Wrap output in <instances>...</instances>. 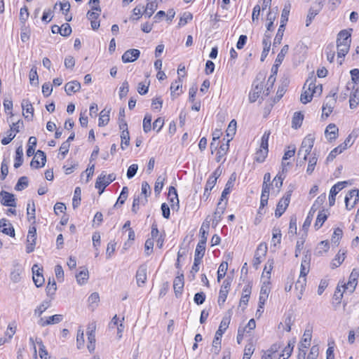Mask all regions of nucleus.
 I'll return each mask as SVG.
<instances>
[{
  "label": "nucleus",
  "instance_id": "c85d7f7f",
  "mask_svg": "<svg viewBox=\"0 0 359 359\" xmlns=\"http://www.w3.org/2000/svg\"><path fill=\"white\" fill-rule=\"evenodd\" d=\"M304 119V115L301 111H297L294 114L292 121V127L297 129L300 128Z\"/></svg>",
  "mask_w": 359,
  "mask_h": 359
},
{
  "label": "nucleus",
  "instance_id": "f3484780",
  "mask_svg": "<svg viewBox=\"0 0 359 359\" xmlns=\"http://www.w3.org/2000/svg\"><path fill=\"white\" fill-rule=\"evenodd\" d=\"M184 274L178 273V276L175 277L173 281V289L177 298L181 296L184 288Z\"/></svg>",
  "mask_w": 359,
  "mask_h": 359
},
{
  "label": "nucleus",
  "instance_id": "4c0bfd02",
  "mask_svg": "<svg viewBox=\"0 0 359 359\" xmlns=\"http://www.w3.org/2000/svg\"><path fill=\"white\" fill-rule=\"evenodd\" d=\"M323 4L321 2H318L316 6L311 7L308 13L307 17L313 20L314 18L320 13V11L323 8Z\"/></svg>",
  "mask_w": 359,
  "mask_h": 359
},
{
  "label": "nucleus",
  "instance_id": "bb28decb",
  "mask_svg": "<svg viewBox=\"0 0 359 359\" xmlns=\"http://www.w3.org/2000/svg\"><path fill=\"white\" fill-rule=\"evenodd\" d=\"M269 292L270 289L267 285H263L262 286L259 297V305L260 308H262L267 300Z\"/></svg>",
  "mask_w": 359,
  "mask_h": 359
},
{
  "label": "nucleus",
  "instance_id": "680f3d73",
  "mask_svg": "<svg viewBox=\"0 0 359 359\" xmlns=\"http://www.w3.org/2000/svg\"><path fill=\"white\" fill-rule=\"evenodd\" d=\"M236 131V121L233 119L230 121L228 128L226 130L227 136H230L231 138L229 140H232V137L235 135Z\"/></svg>",
  "mask_w": 359,
  "mask_h": 359
},
{
  "label": "nucleus",
  "instance_id": "393cba45",
  "mask_svg": "<svg viewBox=\"0 0 359 359\" xmlns=\"http://www.w3.org/2000/svg\"><path fill=\"white\" fill-rule=\"evenodd\" d=\"M81 89V83L78 81H72L67 83L65 86V90L67 95L72 93H76Z\"/></svg>",
  "mask_w": 359,
  "mask_h": 359
},
{
  "label": "nucleus",
  "instance_id": "4be33fe9",
  "mask_svg": "<svg viewBox=\"0 0 359 359\" xmlns=\"http://www.w3.org/2000/svg\"><path fill=\"white\" fill-rule=\"evenodd\" d=\"M63 319V316L60 314H55L51 316H49L46 320H43V318L39 320V324L41 327H45L49 325L57 324L60 323Z\"/></svg>",
  "mask_w": 359,
  "mask_h": 359
},
{
  "label": "nucleus",
  "instance_id": "bf43d9fd",
  "mask_svg": "<svg viewBox=\"0 0 359 359\" xmlns=\"http://www.w3.org/2000/svg\"><path fill=\"white\" fill-rule=\"evenodd\" d=\"M81 192V189L79 187H76V189L74 190V198H73V201H72V206L74 209L76 208H77L80 204Z\"/></svg>",
  "mask_w": 359,
  "mask_h": 359
},
{
  "label": "nucleus",
  "instance_id": "3c124183",
  "mask_svg": "<svg viewBox=\"0 0 359 359\" xmlns=\"http://www.w3.org/2000/svg\"><path fill=\"white\" fill-rule=\"evenodd\" d=\"M268 152L269 150H263L259 149L255 153V161L258 163H263L268 155Z\"/></svg>",
  "mask_w": 359,
  "mask_h": 359
},
{
  "label": "nucleus",
  "instance_id": "20e7f679",
  "mask_svg": "<svg viewBox=\"0 0 359 359\" xmlns=\"http://www.w3.org/2000/svg\"><path fill=\"white\" fill-rule=\"evenodd\" d=\"M314 137L311 135H308L302 141L301 147L298 151V156L304 153L303 161L299 163L300 165L306 161L307 156L311 153L314 144Z\"/></svg>",
  "mask_w": 359,
  "mask_h": 359
},
{
  "label": "nucleus",
  "instance_id": "09e8293b",
  "mask_svg": "<svg viewBox=\"0 0 359 359\" xmlns=\"http://www.w3.org/2000/svg\"><path fill=\"white\" fill-rule=\"evenodd\" d=\"M56 290L57 286L54 278H53L52 281L50 280V279H49L48 285L46 288L47 296L52 297L53 295H54Z\"/></svg>",
  "mask_w": 359,
  "mask_h": 359
},
{
  "label": "nucleus",
  "instance_id": "5fc2aeb1",
  "mask_svg": "<svg viewBox=\"0 0 359 359\" xmlns=\"http://www.w3.org/2000/svg\"><path fill=\"white\" fill-rule=\"evenodd\" d=\"M29 81L32 85L37 86L39 84V76L37 74V70L36 67H33L29 74Z\"/></svg>",
  "mask_w": 359,
  "mask_h": 359
},
{
  "label": "nucleus",
  "instance_id": "1a4fd4ad",
  "mask_svg": "<svg viewBox=\"0 0 359 359\" xmlns=\"http://www.w3.org/2000/svg\"><path fill=\"white\" fill-rule=\"evenodd\" d=\"M231 287V280L227 278H226L222 283V285L221 287V289L219 290V297H218V305L219 307H222L226 298L227 295Z\"/></svg>",
  "mask_w": 359,
  "mask_h": 359
},
{
  "label": "nucleus",
  "instance_id": "58836bf2",
  "mask_svg": "<svg viewBox=\"0 0 359 359\" xmlns=\"http://www.w3.org/2000/svg\"><path fill=\"white\" fill-rule=\"evenodd\" d=\"M276 74L272 73L271 75L269 77L265 86V90L263 91V94L265 96H268L270 93L271 90L273 88V86L276 81Z\"/></svg>",
  "mask_w": 359,
  "mask_h": 359
},
{
  "label": "nucleus",
  "instance_id": "4d7b16f0",
  "mask_svg": "<svg viewBox=\"0 0 359 359\" xmlns=\"http://www.w3.org/2000/svg\"><path fill=\"white\" fill-rule=\"evenodd\" d=\"M27 213L28 220L29 222L33 220V222H35V211L36 210H35V205H34V201H32V206L29 203L27 204Z\"/></svg>",
  "mask_w": 359,
  "mask_h": 359
},
{
  "label": "nucleus",
  "instance_id": "a878e982",
  "mask_svg": "<svg viewBox=\"0 0 359 359\" xmlns=\"http://www.w3.org/2000/svg\"><path fill=\"white\" fill-rule=\"evenodd\" d=\"M21 105L23 110H25L27 113L31 114V116H25V119L27 121H32L34 116V108L31 102L27 99H24L22 101Z\"/></svg>",
  "mask_w": 359,
  "mask_h": 359
},
{
  "label": "nucleus",
  "instance_id": "c756f323",
  "mask_svg": "<svg viewBox=\"0 0 359 359\" xmlns=\"http://www.w3.org/2000/svg\"><path fill=\"white\" fill-rule=\"evenodd\" d=\"M23 163V149L21 146L16 149L14 168H20Z\"/></svg>",
  "mask_w": 359,
  "mask_h": 359
},
{
  "label": "nucleus",
  "instance_id": "4468645a",
  "mask_svg": "<svg viewBox=\"0 0 359 359\" xmlns=\"http://www.w3.org/2000/svg\"><path fill=\"white\" fill-rule=\"evenodd\" d=\"M23 271V268L21 264H20L18 262L15 261L13 263L11 271L10 273V278L12 282L14 283H19L22 279V273Z\"/></svg>",
  "mask_w": 359,
  "mask_h": 359
},
{
  "label": "nucleus",
  "instance_id": "6e6d98bb",
  "mask_svg": "<svg viewBox=\"0 0 359 359\" xmlns=\"http://www.w3.org/2000/svg\"><path fill=\"white\" fill-rule=\"evenodd\" d=\"M349 103L351 109L355 108L359 104V91L358 90L351 95Z\"/></svg>",
  "mask_w": 359,
  "mask_h": 359
},
{
  "label": "nucleus",
  "instance_id": "b1692460",
  "mask_svg": "<svg viewBox=\"0 0 359 359\" xmlns=\"http://www.w3.org/2000/svg\"><path fill=\"white\" fill-rule=\"evenodd\" d=\"M263 90V83H257L255 86L252 91L249 94V100L250 102H255L260 96Z\"/></svg>",
  "mask_w": 359,
  "mask_h": 359
},
{
  "label": "nucleus",
  "instance_id": "052dcab7",
  "mask_svg": "<svg viewBox=\"0 0 359 359\" xmlns=\"http://www.w3.org/2000/svg\"><path fill=\"white\" fill-rule=\"evenodd\" d=\"M312 337V330L311 329H306L303 334L302 339L300 343L306 344L307 348L310 346Z\"/></svg>",
  "mask_w": 359,
  "mask_h": 359
},
{
  "label": "nucleus",
  "instance_id": "7c9ffc66",
  "mask_svg": "<svg viewBox=\"0 0 359 359\" xmlns=\"http://www.w3.org/2000/svg\"><path fill=\"white\" fill-rule=\"evenodd\" d=\"M287 83H288V81L287 79H285L283 81L282 85L278 87V89L276 93V95L273 99L274 103L278 102L282 98V97L283 96V95L285 94V93L287 90L286 87L287 86Z\"/></svg>",
  "mask_w": 359,
  "mask_h": 359
},
{
  "label": "nucleus",
  "instance_id": "0eeeda50",
  "mask_svg": "<svg viewBox=\"0 0 359 359\" xmlns=\"http://www.w3.org/2000/svg\"><path fill=\"white\" fill-rule=\"evenodd\" d=\"M291 195H292V191H288L285 193V194L283 196V198L278 201L277 206H276V209L275 210L276 217L279 218L285 212V211L286 210L287 208L289 205Z\"/></svg>",
  "mask_w": 359,
  "mask_h": 359
},
{
  "label": "nucleus",
  "instance_id": "37998d69",
  "mask_svg": "<svg viewBox=\"0 0 359 359\" xmlns=\"http://www.w3.org/2000/svg\"><path fill=\"white\" fill-rule=\"evenodd\" d=\"M28 184H29V180H28L27 177H26V176L20 177L18 179V181L16 185L15 186V189L16 191H22V190L25 189L26 187H27Z\"/></svg>",
  "mask_w": 359,
  "mask_h": 359
},
{
  "label": "nucleus",
  "instance_id": "c9c22d12",
  "mask_svg": "<svg viewBox=\"0 0 359 359\" xmlns=\"http://www.w3.org/2000/svg\"><path fill=\"white\" fill-rule=\"evenodd\" d=\"M205 222L206 223L203 222L200 229L201 239L199 242H201V244H203V243H206L207 242L208 230L209 229L210 224L209 222L207 221V219L205 220Z\"/></svg>",
  "mask_w": 359,
  "mask_h": 359
},
{
  "label": "nucleus",
  "instance_id": "5701e85b",
  "mask_svg": "<svg viewBox=\"0 0 359 359\" xmlns=\"http://www.w3.org/2000/svg\"><path fill=\"white\" fill-rule=\"evenodd\" d=\"M339 129L334 123H330L325 128V134L330 142L337 139Z\"/></svg>",
  "mask_w": 359,
  "mask_h": 359
},
{
  "label": "nucleus",
  "instance_id": "473e14b6",
  "mask_svg": "<svg viewBox=\"0 0 359 359\" xmlns=\"http://www.w3.org/2000/svg\"><path fill=\"white\" fill-rule=\"evenodd\" d=\"M327 217L328 215L325 213V210H323L318 212L316 221L314 224L316 229L318 230L323 226V223L327 220Z\"/></svg>",
  "mask_w": 359,
  "mask_h": 359
},
{
  "label": "nucleus",
  "instance_id": "72a5a7b5",
  "mask_svg": "<svg viewBox=\"0 0 359 359\" xmlns=\"http://www.w3.org/2000/svg\"><path fill=\"white\" fill-rule=\"evenodd\" d=\"M231 140H227L226 143H223L220 145L219 149L216 154V161L219 162L222 158L226 154L229 149V142Z\"/></svg>",
  "mask_w": 359,
  "mask_h": 359
},
{
  "label": "nucleus",
  "instance_id": "de8ad7c7",
  "mask_svg": "<svg viewBox=\"0 0 359 359\" xmlns=\"http://www.w3.org/2000/svg\"><path fill=\"white\" fill-rule=\"evenodd\" d=\"M285 27L279 26L275 39L273 40V46L276 47L281 43V41L283 39V34L285 32Z\"/></svg>",
  "mask_w": 359,
  "mask_h": 359
},
{
  "label": "nucleus",
  "instance_id": "a211bd4d",
  "mask_svg": "<svg viewBox=\"0 0 359 359\" xmlns=\"http://www.w3.org/2000/svg\"><path fill=\"white\" fill-rule=\"evenodd\" d=\"M168 198L172 210L177 211L180 208L178 195L177 189L172 186L169 187Z\"/></svg>",
  "mask_w": 359,
  "mask_h": 359
},
{
  "label": "nucleus",
  "instance_id": "aec40b11",
  "mask_svg": "<svg viewBox=\"0 0 359 359\" xmlns=\"http://www.w3.org/2000/svg\"><path fill=\"white\" fill-rule=\"evenodd\" d=\"M140 55V51L138 49H129L122 55V61L124 63L133 62L135 61Z\"/></svg>",
  "mask_w": 359,
  "mask_h": 359
},
{
  "label": "nucleus",
  "instance_id": "f257e3e1",
  "mask_svg": "<svg viewBox=\"0 0 359 359\" xmlns=\"http://www.w3.org/2000/svg\"><path fill=\"white\" fill-rule=\"evenodd\" d=\"M311 257V255L310 253H309V252H306V253L302 257L301 263L300 275L299 279L295 283L296 289L298 290L299 288H300L301 291L303 290L304 286L306 285V276L309 272Z\"/></svg>",
  "mask_w": 359,
  "mask_h": 359
},
{
  "label": "nucleus",
  "instance_id": "e433bc0d",
  "mask_svg": "<svg viewBox=\"0 0 359 359\" xmlns=\"http://www.w3.org/2000/svg\"><path fill=\"white\" fill-rule=\"evenodd\" d=\"M156 8L157 3L155 1L147 3L146 7L144 8V16L150 18L156 10Z\"/></svg>",
  "mask_w": 359,
  "mask_h": 359
},
{
  "label": "nucleus",
  "instance_id": "6e6552de",
  "mask_svg": "<svg viewBox=\"0 0 359 359\" xmlns=\"http://www.w3.org/2000/svg\"><path fill=\"white\" fill-rule=\"evenodd\" d=\"M359 276V271L353 269L349 276L348 281L346 284L341 285V287L345 290H348L350 293H353L358 284V278Z\"/></svg>",
  "mask_w": 359,
  "mask_h": 359
},
{
  "label": "nucleus",
  "instance_id": "2eb2a0df",
  "mask_svg": "<svg viewBox=\"0 0 359 359\" xmlns=\"http://www.w3.org/2000/svg\"><path fill=\"white\" fill-rule=\"evenodd\" d=\"M267 252V245L266 243H260L255 251L252 260L253 266L257 269L262 262V257H264Z\"/></svg>",
  "mask_w": 359,
  "mask_h": 359
},
{
  "label": "nucleus",
  "instance_id": "338daca9",
  "mask_svg": "<svg viewBox=\"0 0 359 359\" xmlns=\"http://www.w3.org/2000/svg\"><path fill=\"white\" fill-rule=\"evenodd\" d=\"M255 348L252 344L245 346L243 359H250L253 354Z\"/></svg>",
  "mask_w": 359,
  "mask_h": 359
},
{
  "label": "nucleus",
  "instance_id": "a19ab883",
  "mask_svg": "<svg viewBox=\"0 0 359 359\" xmlns=\"http://www.w3.org/2000/svg\"><path fill=\"white\" fill-rule=\"evenodd\" d=\"M36 344L39 346V354L41 359H48V353L46 349L44 344L41 339H36Z\"/></svg>",
  "mask_w": 359,
  "mask_h": 359
},
{
  "label": "nucleus",
  "instance_id": "6ab92c4d",
  "mask_svg": "<svg viewBox=\"0 0 359 359\" xmlns=\"http://www.w3.org/2000/svg\"><path fill=\"white\" fill-rule=\"evenodd\" d=\"M289 50L288 45H285L280 50V52L278 54L277 57L275 60L274 65L271 68V73L277 74L278 67L280 65L284 60L285 55L287 53Z\"/></svg>",
  "mask_w": 359,
  "mask_h": 359
},
{
  "label": "nucleus",
  "instance_id": "cd10ccee",
  "mask_svg": "<svg viewBox=\"0 0 359 359\" xmlns=\"http://www.w3.org/2000/svg\"><path fill=\"white\" fill-rule=\"evenodd\" d=\"M337 56L338 57H344L349 50L350 43H344V42L337 41Z\"/></svg>",
  "mask_w": 359,
  "mask_h": 359
},
{
  "label": "nucleus",
  "instance_id": "c03bdc74",
  "mask_svg": "<svg viewBox=\"0 0 359 359\" xmlns=\"http://www.w3.org/2000/svg\"><path fill=\"white\" fill-rule=\"evenodd\" d=\"M290 5H285L282 11L280 25V26L285 27L288 21V16L290 14Z\"/></svg>",
  "mask_w": 359,
  "mask_h": 359
},
{
  "label": "nucleus",
  "instance_id": "49530a36",
  "mask_svg": "<svg viewBox=\"0 0 359 359\" xmlns=\"http://www.w3.org/2000/svg\"><path fill=\"white\" fill-rule=\"evenodd\" d=\"M228 269V263L226 262H222L218 269L217 271V281L219 282L221 279H222L227 271Z\"/></svg>",
  "mask_w": 359,
  "mask_h": 359
},
{
  "label": "nucleus",
  "instance_id": "7ed1b4c3",
  "mask_svg": "<svg viewBox=\"0 0 359 359\" xmlns=\"http://www.w3.org/2000/svg\"><path fill=\"white\" fill-rule=\"evenodd\" d=\"M326 200V194H322L320 195L316 200L315 201L314 203L311 206L309 214L303 224V229L304 230H307L309 227L310 226L311 222L313 220L314 214L316 213V210L318 209V208L323 205Z\"/></svg>",
  "mask_w": 359,
  "mask_h": 359
},
{
  "label": "nucleus",
  "instance_id": "dca6fc26",
  "mask_svg": "<svg viewBox=\"0 0 359 359\" xmlns=\"http://www.w3.org/2000/svg\"><path fill=\"white\" fill-rule=\"evenodd\" d=\"M226 205L227 200L224 203H222V202L220 201L217 203V208L213 215V219L212 224L213 226H216L221 221L222 218V215L224 214L226 210Z\"/></svg>",
  "mask_w": 359,
  "mask_h": 359
},
{
  "label": "nucleus",
  "instance_id": "9d476101",
  "mask_svg": "<svg viewBox=\"0 0 359 359\" xmlns=\"http://www.w3.org/2000/svg\"><path fill=\"white\" fill-rule=\"evenodd\" d=\"M0 202L4 206L16 207V198L13 194L6 191H0Z\"/></svg>",
  "mask_w": 359,
  "mask_h": 359
},
{
  "label": "nucleus",
  "instance_id": "412c9836",
  "mask_svg": "<svg viewBox=\"0 0 359 359\" xmlns=\"http://www.w3.org/2000/svg\"><path fill=\"white\" fill-rule=\"evenodd\" d=\"M287 151L285 152L282 159L281 166L283 172H287V170L286 166L290 164L289 162L286 163L284 161L294 156L295 154L296 147L294 145H290L287 147Z\"/></svg>",
  "mask_w": 359,
  "mask_h": 359
},
{
  "label": "nucleus",
  "instance_id": "864d4df0",
  "mask_svg": "<svg viewBox=\"0 0 359 359\" xmlns=\"http://www.w3.org/2000/svg\"><path fill=\"white\" fill-rule=\"evenodd\" d=\"M88 271L87 269L81 271L76 275V280L79 285L84 284L86 280L88 279Z\"/></svg>",
  "mask_w": 359,
  "mask_h": 359
},
{
  "label": "nucleus",
  "instance_id": "603ef678",
  "mask_svg": "<svg viewBox=\"0 0 359 359\" xmlns=\"http://www.w3.org/2000/svg\"><path fill=\"white\" fill-rule=\"evenodd\" d=\"M345 149L343 148V147L341 144H339L338 147H335L334 149L331 151V152L327 157V161H332L337 154L342 153L343 151Z\"/></svg>",
  "mask_w": 359,
  "mask_h": 359
},
{
  "label": "nucleus",
  "instance_id": "9b49d317",
  "mask_svg": "<svg viewBox=\"0 0 359 359\" xmlns=\"http://www.w3.org/2000/svg\"><path fill=\"white\" fill-rule=\"evenodd\" d=\"M348 184L347 181L339 182L332 187L329 195V205L333 206L335 203L336 195Z\"/></svg>",
  "mask_w": 359,
  "mask_h": 359
},
{
  "label": "nucleus",
  "instance_id": "f8f14e48",
  "mask_svg": "<svg viewBox=\"0 0 359 359\" xmlns=\"http://www.w3.org/2000/svg\"><path fill=\"white\" fill-rule=\"evenodd\" d=\"M316 77L313 75V73H312V74L306 79L303 89H306L307 88L306 90L311 92L313 94L318 93V90H319L318 93L320 94L323 90L322 85L316 86Z\"/></svg>",
  "mask_w": 359,
  "mask_h": 359
},
{
  "label": "nucleus",
  "instance_id": "e2e57ef3",
  "mask_svg": "<svg viewBox=\"0 0 359 359\" xmlns=\"http://www.w3.org/2000/svg\"><path fill=\"white\" fill-rule=\"evenodd\" d=\"M193 18V15L189 12H184L182 15V16L180 18L178 26H184L189 21L191 20Z\"/></svg>",
  "mask_w": 359,
  "mask_h": 359
},
{
  "label": "nucleus",
  "instance_id": "0e129e2a",
  "mask_svg": "<svg viewBox=\"0 0 359 359\" xmlns=\"http://www.w3.org/2000/svg\"><path fill=\"white\" fill-rule=\"evenodd\" d=\"M343 231L342 229L340 228H336L334 231L333 236L332 238V243H333L335 245H338L340 238L342 237Z\"/></svg>",
  "mask_w": 359,
  "mask_h": 359
},
{
  "label": "nucleus",
  "instance_id": "2f4dec72",
  "mask_svg": "<svg viewBox=\"0 0 359 359\" xmlns=\"http://www.w3.org/2000/svg\"><path fill=\"white\" fill-rule=\"evenodd\" d=\"M351 36L350 32L346 29H343L338 34L337 41L344 42V43H351Z\"/></svg>",
  "mask_w": 359,
  "mask_h": 359
},
{
  "label": "nucleus",
  "instance_id": "ddd939ff",
  "mask_svg": "<svg viewBox=\"0 0 359 359\" xmlns=\"http://www.w3.org/2000/svg\"><path fill=\"white\" fill-rule=\"evenodd\" d=\"M135 278L138 287H143L147 279V266L146 264H141L138 267Z\"/></svg>",
  "mask_w": 359,
  "mask_h": 359
},
{
  "label": "nucleus",
  "instance_id": "f704fd0d",
  "mask_svg": "<svg viewBox=\"0 0 359 359\" xmlns=\"http://www.w3.org/2000/svg\"><path fill=\"white\" fill-rule=\"evenodd\" d=\"M51 305V300H44L39 306L34 310V314L39 317L46 311Z\"/></svg>",
  "mask_w": 359,
  "mask_h": 359
},
{
  "label": "nucleus",
  "instance_id": "f03ea898",
  "mask_svg": "<svg viewBox=\"0 0 359 359\" xmlns=\"http://www.w3.org/2000/svg\"><path fill=\"white\" fill-rule=\"evenodd\" d=\"M231 316H224L219 325V329L217 330L213 341H212V351L215 354H218L221 349L222 337L226 330L228 328L230 323Z\"/></svg>",
  "mask_w": 359,
  "mask_h": 359
},
{
  "label": "nucleus",
  "instance_id": "69168bd1",
  "mask_svg": "<svg viewBox=\"0 0 359 359\" xmlns=\"http://www.w3.org/2000/svg\"><path fill=\"white\" fill-rule=\"evenodd\" d=\"M165 180V177H163L161 175L158 177V178L155 182V185H154L155 193L159 194L161 191L163 187V182H164Z\"/></svg>",
  "mask_w": 359,
  "mask_h": 359
},
{
  "label": "nucleus",
  "instance_id": "a18cd8bd",
  "mask_svg": "<svg viewBox=\"0 0 359 359\" xmlns=\"http://www.w3.org/2000/svg\"><path fill=\"white\" fill-rule=\"evenodd\" d=\"M295 342V338H293L292 340L289 341L287 346L285 347L283 351V353L280 355V357H283L285 354L287 355V358L290 357L293 351Z\"/></svg>",
  "mask_w": 359,
  "mask_h": 359
},
{
  "label": "nucleus",
  "instance_id": "ea45409f",
  "mask_svg": "<svg viewBox=\"0 0 359 359\" xmlns=\"http://www.w3.org/2000/svg\"><path fill=\"white\" fill-rule=\"evenodd\" d=\"M36 236L33 235H27V245L26 247L27 253H31L34 250V247L36 245Z\"/></svg>",
  "mask_w": 359,
  "mask_h": 359
},
{
  "label": "nucleus",
  "instance_id": "79ce46f5",
  "mask_svg": "<svg viewBox=\"0 0 359 359\" xmlns=\"http://www.w3.org/2000/svg\"><path fill=\"white\" fill-rule=\"evenodd\" d=\"M345 259V252L341 254V250L339 251L338 254L335 256L334 259L331 264L332 269H335L339 266Z\"/></svg>",
  "mask_w": 359,
  "mask_h": 359
},
{
  "label": "nucleus",
  "instance_id": "423d86ee",
  "mask_svg": "<svg viewBox=\"0 0 359 359\" xmlns=\"http://www.w3.org/2000/svg\"><path fill=\"white\" fill-rule=\"evenodd\" d=\"M337 102V93H333L332 95L327 96L322 107L323 114L322 118L325 116L327 118L330 114L332 112V110Z\"/></svg>",
  "mask_w": 359,
  "mask_h": 359
},
{
  "label": "nucleus",
  "instance_id": "8fccbe9b",
  "mask_svg": "<svg viewBox=\"0 0 359 359\" xmlns=\"http://www.w3.org/2000/svg\"><path fill=\"white\" fill-rule=\"evenodd\" d=\"M151 120L152 117L150 114H147L144 116L143 120V130L144 133H147L151 130Z\"/></svg>",
  "mask_w": 359,
  "mask_h": 359
},
{
  "label": "nucleus",
  "instance_id": "774afa93",
  "mask_svg": "<svg viewBox=\"0 0 359 359\" xmlns=\"http://www.w3.org/2000/svg\"><path fill=\"white\" fill-rule=\"evenodd\" d=\"M319 354V347L318 345H313L307 355L306 359H316Z\"/></svg>",
  "mask_w": 359,
  "mask_h": 359
},
{
  "label": "nucleus",
  "instance_id": "13d9d810",
  "mask_svg": "<svg viewBox=\"0 0 359 359\" xmlns=\"http://www.w3.org/2000/svg\"><path fill=\"white\" fill-rule=\"evenodd\" d=\"M304 91L302 92L301 97H300V101L303 104H307L308 102H311L313 97V94L311 92H309L306 89H303Z\"/></svg>",
  "mask_w": 359,
  "mask_h": 359
},
{
  "label": "nucleus",
  "instance_id": "39448f33",
  "mask_svg": "<svg viewBox=\"0 0 359 359\" xmlns=\"http://www.w3.org/2000/svg\"><path fill=\"white\" fill-rule=\"evenodd\" d=\"M106 178V174L102 172L100 175L97 177L95 182V188L99 190V194H101L105 189V188L112 182L116 180V175L114 173L108 175Z\"/></svg>",
  "mask_w": 359,
  "mask_h": 359
}]
</instances>
